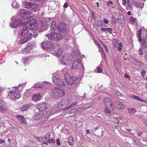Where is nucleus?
Returning <instances> with one entry per match:
<instances>
[{"mask_svg": "<svg viewBox=\"0 0 147 147\" xmlns=\"http://www.w3.org/2000/svg\"><path fill=\"white\" fill-rule=\"evenodd\" d=\"M47 104L45 102H42L39 103L36 106L39 111L40 113H44V116L45 117H48L50 115H53L57 112L58 109H54V107H47Z\"/></svg>", "mask_w": 147, "mask_h": 147, "instance_id": "1", "label": "nucleus"}, {"mask_svg": "<svg viewBox=\"0 0 147 147\" xmlns=\"http://www.w3.org/2000/svg\"><path fill=\"white\" fill-rule=\"evenodd\" d=\"M21 26L23 25L21 32V34L22 36L24 37L22 39H21L19 42V44L21 45L24 44L31 39L32 37V33L30 32L29 28L26 25V24H21Z\"/></svg>", "mask_w": 147, "mask_h": 147, "instance_id": "2", "label": "nucleus"}, {"mask_svg": "<svg viewBox=\"0 0 147 147\" xmlns=\"http://www.w3.org/2000/svg\"><path fill=\"white\" fill-rule=\"evenodd\" d=\"M22 88V84H20L18 87L11 88L10 92L8 93V98L12 100H15L18 99L21 96V94L19 92Z\"/></svg>", "mask_w": 147, "mask_h": 147, "instance_id": "3", "label": "nucleus"}, {"mask_svg": "<svg viewBox=\"0 0 147 147\" xmlns=\"http://www.w3.org/2000/svg\"><path fill=\"white\" fill-rule=\"evenodd\" d=\"M51 93L52 95L56 98L62 97L65 94L64 89L60 86H56L53 88L51 90Z\"/></svg>", "mask_w": 147, "mask_h": 147, "instance_id": "4", "label": "nucleus"}, {"mask_svg": "<svg viewBox=\"0 0 147 147\" xmlns=\"http://www.w3.org/2000/svg\"><path fill=\"white\" fill-rule=\"evenodd\" d=\"M20 17L24 18V20H22L21 24H27L30 18L32 16L31 15L32 13L31 12L26 11L24 9H22L19 11Z\"/></svg>", "mask_w": 147, "mask_h": 147, "instance_id": "5", "label": "nucleus"}, {"mask_svg": "<svg viewBox=\"0 0 147 147\" xmlns=\"http://www.w3.org/2000/svg\"><path fill=\"white\" fill-rule=\"evenodd\" d=\"M53 83L62 86H65V84L63 81L62 78L60 77L59 74H53Z\"/></svg>", "mask_w": 147, "mask_h": 147, "instance_id": "6", "label": "nucleus"}, {"mask_svg": "<svg viewBox=\"0 0 147 147\" xmlns=\"http://www.w3.org/2000/svg\"><path fill=\"white\" fill-rule=\"evenodd\" d=\"M69 103V100L67 99H63L61 100L60 102H58L57 104H56L54 106V109H58V111L59 109H61L60 108V106H64L65 107V109L67 107V106L68 105Z\"/></svg>", "mask_w": 147, "mask_h": 147, "instance_id": "7", "label": "nucleus"}, {"mask_svg": "<svg viewBox=\"0 0 147 147\" xmlns=\"http://www.w3.org/2000/svg\"><path fill=\"white\" fill-rule=\"evenodd\" d=\"M65 79L66 83L69 85L74 84L77 80V78L76 77L70 76L67 73L65 74Z\"/></svg>", "mask_w": 147, "mask_h": 147, "instance_id": "8", "label": "nucleus"}, {"mask_svg": "<svg viewBox=\"0 0 147 147\" xmlns=\"http://www.w3.org/2000/svg\"><path fill=\"white\" fill-rule=\"evenodd\" d=\"M25 7L26 8L32 9L34 12H36L40 9L38 5L30 2H26L25 5Z\"/></svg>", "mask_w": 147, "mask_h": 147, "instance_id": "9", "label": "nucleus"}, {"mask_svg": "<svg viewBox=\"0 0 147 147\" xmlns=\"http://www.w3.org/2000/svg\"><path fill=\"white\" fill-rule=\"evenodd\" d=\"M72 67L74 69H80L83 70H84L83 65L81 63L79 59H78L73 62Z\"/></svg>", "mask_w": 147, "mask_h": 147, "instance_id": "10", "label": "nucleus"}, {"mask_svg": "<svg viewBox=\"0 0 147 147\" xmlns=\"http://www.w3.org/2000/svg\"><path fill=\"white\" fill-rule=\"evenodd\" d=\"M47 36L49 39H51L55 40H57L61 39L62 36L59 33H56L55 32H52L50 34H47Z\"/></svg>", "mask_w": 147, "mask_h": 147, "instance_id": "11", "label": "nucleus"}, {"mask_svg": "<svg viewBox=\"0 0 147 147\" xmlns=\"http://www.w3.org/2000/svg\"><path fill=\"white\" fill-rule=\"evenodd\" d=\"M21 22V20L16 19L13 17L11 18V22L9 25L11 28H18Z\"/></svg>", "mask_w": 147, "mask_h": 147, "instance_id": "12", "label": "nucleus"}, {"mask_svg": "<svg viewBox=\"0 0 147 147\" xmlns=\"http://www.w3.org/2000/svg\"><path fill=\"white\" fill-rule=\"evenodd\" d=\"M30 30H36L38 29L37 24L36 20L32 18L30 23Z\"/></svg>", "mask_w": 147, "mask_h": 147, "instance_id": "13", "label": "nucleus"}, {"mask_svg": "<svg viewBox=\"0 0 147 147\" xmlns=\"http://www.w3.org/2000/svg\"><path fill=\"white\" fill-rule=\"evenodd\" d=\"M104 103L105 106H111V109H113V106H114L111 100L108 97H105L104 99Z\"/></svg>", "mask_w": 147, "mask_h": 147, "instance_id": "14", "label": "nucleus"}, {"mask_svg": "<svg viewBox=\"0 0 147 147\" xmlns=\"http://www.w3.org/2000/svg\"><path fill=\"white\" fill-rule=\"evenodd\" d=\"M70 61V60L68 58L66 54L64 55L60 60V62L61 63L66 65L69 64Z\"/></svg>", "mask_w": 147, "mask_h": 147, "instance_id": "15", "label": "nucleus"}, {"mask_svg": "<svg viewBox=\"0 0 147 147\" xmlns=\"http://www.w3.org/2000/svg\"><path fill=\"white\" fill-rule=\"evenodd\" d=\"M41 98V96L39 94H34L32 96V100L35 102H38L40 100Z\"/></svg>", "mask_w": 147, "mask_h": 147, "instance_id": "16", "label": "nucleus"}, {"mask_svg": "<svg viewBox=\"0 0 147 147\" xmlns=\"http://www.w3.org/2000/svg\"><path fill=\"white\" fill-rule=\"evenodd\" d=\"M131 63L138 66H141L143 65V63L142 62L138 61L134 58H131L130 60Z\"/></svg>", "mask_w": 147, "mask_h": 147, "instance_id": "17", "label": "nucleus"}, {"mask_svg": "<svg viewBox=\"0 0 147 147\" xmlns=\"http://www.w3.org/2000/svg\"><path fill=\"white\" fill-rule=\"evenodd\" d=\"M49 42L44 41L41 44V47L43 49L49 48L50 47Z\"/></svg>", "mask_w": 147, "mask_h": 147, "instance_id": "18", "label": "nucleus"}, {"mask_svg": "<svg viewBox=\"0 0 147 147\" xmlns=\"http://www.w3.org/2000/svg\"><path fill=\"white\" fill-rule=\"evenodd\" d=\"M63 52L61 48H59L57 49L55 53H53L54 55L57 57L60 56L63 53Z\"/></svg>", "mask_w": 147, "mask_h": 147, "instance_id": "19", "label": "nucleus"}, {"mask_svg": "<svg viewBox=\"0 0 147 147\" xmlns=\"http://www.w3.org/2000/svg\"><path fill=\"white\" fill-rule=\"evenodd\" d=\"M57 28L58 31L59 32H61L66 30L65 26L64 25H63L61 24H59Z\"/></svg>", "mask_w": 147, "mask_h": 147, "instance_id": "20", "label": "nucleus"}, {"mask_svg": "<svg viewBox=\"0 0 147 147\" xmlns=\"http://www.w3.org/2000/svg\"><path fill=\"white\" fill-rule=\"evenodd\" d=\"M44 113L42 112L40 113V112L39 111V113H36L35 114V116L34 117V119L37 120H38L42 118V116H44Z\"/></svg>", "mask_w": 147, "mask_h": 147, "instance_id": "21", "label": "nucleus"}, {"mask_svg": "<svg viewBox=\"0 0 147 147\" xmlns=\"http://www.w3.org/2000/svg\"><path fill=\"white\" fill-rule=\"evenodd\" d=\"M109 106H105V107L104 109V111L105 112L107 113V114H110L111 111H113L115 109V106H113V109H111V106H110V109H109Z\"/></svg>", "mask_w": 147, "mask_h": 147, "instance_id": "22", "label": "nucleus"}, {"mask_svg": "<svg viewBox=\"0 0 147 147\" xmlns=\"http://www.w3.org/2000/svg\"><path fill=\"white\" fill-rule=\"evenodd\" d=\"M32 106L33 105L31 103L25 105L21 108V110L22 111H25Z\"/></svg>", "mask_w": 147, "mask_h": 147, "instance_id": "23", "label": "nucleus"}, {"mask_svg": "<svg viewBox=\"0 0 147 147\" xmlns=\"http://www.w3.org/2000/svg\"><path fill=\"white\" fill-rule=\"evenodd\" d=\"M32 51V50L29 46H27L26 48L24 49L23 51L22 52L24 54V53H31Z\"/></svg>", "mask_w": 147, "mask_h": 147, "instance_id": "24", "label": "nucleus"}, {"mask_svg": "<svg viewBox=\"0 0 147 147\" xmlns=\"http://www.w3.org/2000/svg\"><path fill=\"white\" fill-rule=\"evenodd\" d=\"M50 137V135L48 133L46 134L45 135L44 137L42 138V141L44 144L45 142H47V140L49 139Z\"/></svg>", "mask_w": 147, "mask_h": 147, "instance_id": "25", "label": "nucleus"}, {"mask_svg": "<svg viewBox=\"0 0 147 147\" xmlns=\"http://www.w3.org/2000/svg\"><path fill=\"white\" fill-rule=\"evenodd\" d=\"M31 60V57H28L23 58V61L24 64H26L27 62H29Z\"/></svg>", "mask_w": 147, "mask_h": 147, "instance_id": "26", "label": "nucleus"}, {"mask_svg": "<svg viewBox=\"0 0 147 147\" xmlns=\"http://www.w3.org/2000/svg\"><path fill=\"white\" fill-rule=\"evenodd\" d=\"M117 107L119 109H123L125 108V106L121 102H118L117 103Z\"/></svg>", "mask_w": 147, "mask_h": 147, "instance_id": "27", "label": "nucleus"}, {"mask_svg": "<svg viewBox=\"0 0 147 147\" xmlns=\"http://www.w3.org/2000/svg\"><path fill=\"white\" fill-rule=\"evenodd\" d=\"M46 83V82H44L41 84H40L39 83L36 84L34 85V88H42Z\"/></svg>", "mask_w": 147, "mask_h": 147, "instance_id": "28", "label": "nucleus"}, {"mask_svg": "<svg viewBox=\"0 0 147 147\" xmlns=\"http://www.w3.org/2000/svg\"><path fill=\"white\" fill-rule=\"evenodd\" d=\"M118 41V40L116 39H113V40L112 43L113 45V47L114 49L117 47V46L119 44Z\"/></svg>", "mask_w": 147, "mask_h": 147, "instance_id": "29", "label": "nucleus"}, {"mask_svg": "<svg viewBox=\"0 0 147 147\" xmlns=\"http://www.w3.org/2000/svg\"><path fill=\"white\" fill-rule=\"evenodd\" d=\"M37 29L32 30V36H33L34 38H35L37 37L38 35V31L37 30Z\"/></svg>", "mask_w": 147, "mask_h": 147, "instance_id": "30", "label": "nucleus"}, {"mask_svg": "<svg viewBox=\"0 0 147 147\" xmlns=\"http://www.w3.org/2000/svg\"><path fill=\"white\" fill-rule=\"evenodd\" d=\"M78 104L77 102H73L72 104L70 105L69 106H67L65 109H63V110H67L70 109V108Z\"/></svg>", "mask_w": 147, "mask_h": 147, "instance_id": "31", "label": "nucleus"}, {"mask_svg": "<svg viewBox=\"0 0 147 147\" xmlns=\"http://www.w3.org/2000/svg\"><path fill=\"white\" fill-rule=\"evenodd\" d=\"M128 110L130 114H133L136 112V110L134 108H128Z\"/></svg>", "mask_w": 147, "mask_h": 147, "instance_id": "32", "label": "nucleus"}, {"mask_svg": "<svg viewBox=\"0 0 147 147\" xmlns=\"http://www.w3.org/2000/svg\"><path fill=\"white\" fill-rule=\"evenodd\" d=\"M101 29L104 31H107L109 32L110 33H111L112 32V29L111 28H101Z\"/></svg>", "mask_w": 147, "mask_h": 147, "instance_id": "33", "label": "nucleus"}, {"mask_svg": "<svg viewBox=\"0 0 147 147\" xmlns=\"http://www.w3.org/2000/svg\"><path fill=\"white\" fill-rule=\"evenodd\" d=\"M95 24L97 26H99L103 25L102 21L100 20L96 21L95 22Z\"/></svg>", "mask_w": 147, "mask_h": 147, "instance_id": "34", "label": "nucleus"}, {"mask_svg": "<svg viewBox=\"0 0 147 147\" xmlns=\"http://www.w3.org/2000/svg\"><path fill=\"white\" fill-rule=\"evenodd\" d=\"M135 6L138 7L142 8L144 7V3H136L135 4Z\"/></svg>", "mask_w": 147, "mask_h": 147, "instance_id": "35", "label": "nucleus"}, {"mask_svg": "<svg viewBox=\"0 0 147 147\" xmlns=\"http://www.w3.org/2000/svg\"><path fill=\"white\" fill-rule=\"evenodd\" d=\"M55 142V140L53 139H49L47 142H45L44 144L47 145L49 143H54Z\"/></svg>", "mask_w": 147, "mask_h": 147, "instance_id": "36", "label": "nucleus"}, {"mask_svg": "<svg viewBox=\"0 0 147 147\" xmlns=\"http://www.w3.org/2000/svg\"><path fill=\"white\" fill-rule=\"evenodd\" d=\"M140 42H141L142 44L144 47H147V42L145 41L144 39H142V41Z\"/></svg>", "mask_w": 147, "mask_h": 147, "instance_id": "37", "label": "nucleus"}, {"mask_svg": "<svg viewBox=\"0 0 147 147\" xmlns=\"http://www.w3.org/2000/svg\"><path fill=\"white\" fill-rule=\"evenodd\" d=\"M141 30H139L138 32V38L139 40V42L142 41V39L141 38Z\"/></svg>", "mask_w": 147, "mask_h": 147, "instance_id": "38", "label": "nucleus"}, {"mask_svg": "<svg viewBox=\"0 0 147 147\" xmlns=\"http://www.w3.org/2000/svg\"><path fill=\"white\" fill-rule=\"evenodd\" d=\"M118 46L117 47L118 51H121L123 47V45L121 42H120L118 45Z\"/></svg>", "mask_w": 147, "mask_h": 147, "instance_id": "39", "label": "nucleus"}, {"mask_svg": "<svg viewBox=\"0 0 147 147\" xmlns=\"http://www.w3.org/2000/svg\"><path fill=\"white\" fill-rule=\"evenodd\" d=\"M69 145H71L72 144V143L74 141L73 138L71 136H69Z\"/></svg>", "mask_w": 147, "mask_h": 147, "instance_id": "40", "label": "nucleus"}, {"mask_svg": "<svg viewBox=\"0 0 147 147\" xmlns=\"http://www.w3.org/2000/svg\"><path fill=\"white\" fill-rule=\"evenodd\" d=\"M30 95V92L28 90H26V92L24 94V96L26 97H28Z\"/></svg>", "mask_w": 147, "mask_h": 147, "instance_id": "41", "label": "nucleus"}, {"mask_svg": "<svg viewBox=\"0 0 147 147\" xmlns=\"http://www.w3.org/2000/svg\"><path fill=\"white\" fill-rule=\"evenodd\" d=\"M11 5L13 7H17L18 5V4L16 1H13Z\"/></svg>", "mask_w": 147, "mask_h": 147, "instance_id": "42", "label": "nucleus"}, {"mask_svg": "<svg viewBox=\"0 0 147 147\" xmlns=\"http://www.w3.org/2000/svg\"><path fill=\"white\" fill-rule=\"evenodd\" d=\"M79 55V51H77L76 53L74 51L72 54V56L74 57H77Z\"/></svg>", "mask_w": 147, "mask_h": 147, "instance_id": "43", "label": "nucleus"}, {"mask_svg": "<svg viewBox=\"0 0 147 147\" xmlns=\"http://www.w3.org/2000/svg\"><path fill=\"white\" fill-rule=\"evenodd\" d=\"M56 25V22L54 21H53L51 23V28H54V27Z\"/></svg>", "mask_w": 147, "mask_h": 147, "instance_id": "44", "label": "nucleus"}, {"mask_svg": "<svg viewBox=\"0 0 147 147\" xmlns=\"http://www.w3.org/2000/svg\"><path fill=\"white\" fill-rule=\"evenodd\" d=\"M16 116L17 118L20 120V121L22 119H23L24 118L23 116L20 115H17Z\"/></svg>", "mask_w": 147, "mask_h": 147, "instance_id": "45", "label": "nucleus"}, {"mask_svg": "<svg viewBox=\"0 0 147 147\" xmlns=\"http://www.w3.org/2000/svg\"><path fill=\"white\" fill-rule=\"evenodd\" d=\"M16 116L17 118L20 120V121L22 119H23L24 118L23 116L20 115H17Z\"/></svg>", "mask_w": 147, "mask_h": 147, "instance_id": "46", "label": "nucleus"}, {"mask_svg": "<svg viewBox=\"0 0 147 147\" xmlns=\"http://www.w3.org/2000/svg\"><path fill=\"white\" fill-rule=\"evenodd\" d=\"M130 20L131 22L134 23L136 21V19L134 17H131L130 19Z\"/></svg>", "mask_w": 147, "mask_h": 147, "instance_id": "47", "label": "nucleus"}, {"mask_svg": "<svg viewBox=\"0 0 147 147\" xmlns=\"http://www.w3.org/2000/svg\"><path fill=\"white\" fill-rule=\"evenodd\" d=\"M100 50L101 51V55H102V57L103 56H104V57H105V53H104V52L103 51V49H102V48H100Z\"/></svg>", "mask_w": 147, "mask_h": 147, "instance_id": "48", "label": "nucleus"}, {"mask_svg": "<svg viewBox=\"0 0 147 147\" xmlns=\"http://www.w3.org/2000/svg\"><path fill=\"white\" fill-rule=\"evenodd\" d=\"M97 72L98 73H101L102 71V68L99 67H97Z\"/></svg>", "mask_w": 147, "mask_h": 147, "instance_id": "49", "label": "nucleus"}, {"mask_svg": "<svg viewBox=\"0 0 147 147\" xmlns=\"http://www.w3.org/2000/svg\"><path fill=\"white\" fill-rule=\"evenodd\" d=\"M139 53L140 55H142L143 54L142 47H141L139 49Z\"/></svg>", "mask_w": 147, "mask_h": 147, "instance_id": "50", "label": "nucleus"}, {"mask_svg": "<svg viewBox=\"0 0 147 147\" xmlns=\"http://www.w3.org/2000/svg\"><path fill=\"white\" fill-rule=\"evenodd\" d=\"M127 7H128L130 9H132V6L131 5V4L129 3V0H128L127 1Z\"/></svg>", "mask_w": 147, "mask_h": 147, "instance_id": "51", "label": "nucleus"}, {"mask_svg": "<svg viewBox=\"0 0 147 147\" xmlns=\"http://www.w3.org/2000/svg\"><path fill=\"white\" fill-rule=\"evenodd\" d=\"M77 111L78 110L76 109H74L71 110L70 112V113H76Z\"/></svg>", "mask_w": 147, "mask_h": 147, "instance_id": "52", "label": "nucleus"}, {"mask_svg": "<svg viewBox=\"0 0 147 147\" xmlns=\"http://www.w3.org/2000/svg\"><path fill=\"white\" fill-rule=\"evenodd\" d=\"M116 94L119 96H122V94L121 93L119 92L118 91H116L115 92Z\"/></svg>", "mask_w": 147, "mask_h": 147, "instance_id": "53", "label": "nucleus"}, {"mask_svg": "<svg viewBox=\"0 0 147 147\" xmlns=\"http://www.w3.org/2000/svg\"><path fill=\"white\" fill-rule=\"evenodd\" d=\"M23 119H22L20 121V123L22 124H26V119L24 118Z\"/></svg>", "mask_w": 147, "mask_h": 147, "instance_id": "54", "label": "nucleus"}, {"mask_svg": "<svg viewBox=\"0 0 147 147\" xmlns=\"http://www.w3.org/2000/svg\"><path fill=\"white\" fill-rule=\"evenodd\" d=\"M133 98H134V99L137 100L138 101H139V100L140 99V98L136 96L135 95H134L132 96Z\"/></svg>", "mask_w": 147, "mask_h": 147, "instance_id": "55", "label": "nucleus"}, {"mask_svg": "<svg viewBox=\"0 0 147 147\" xmlns=\"http://www.w3.org/2000/svg\"><path fill=\"white\" fill-rule=\"evenodd\" d=\"M146 71L145 70H142L141 72V73L142 74V75L143 76H144L145 74L146 73Z\"/></svg>", "mask_w": 147, "mask_h": 147, "instance_id": "56", "label": "nucleus"}, {"mask_svg": "<svg viewBox=\"0 0 147 147\" xmlns=\"http://www.w3.org/2000/svg\"><path fill=\"white\" fill-rule=\"evenodd\" d=\"M103 20L104 21V22L106 24H107L108 23V21L105 18H104L103 19Z\"/></svg>", "mask_w": 147, "mask_h": 147, "instance_id": "57", "label": "nucleus"}, {"mask_svg": "<svg viewBox=\"0 0 147 147\" xmlns=\"http://www.w3.org/2000/svg\"><path fill=\"white\" fill-rule=\"evenodd\" d=\"M36 140L37 141L40 142L41 140H42V138L41 137H38L36 138Z\"/></svg>", "mask_w": 147, "mask_h": 147, "instance_id": "58", "label": "nucleus"}, {"mask_svg": "<svg viewBox=\"0 0 147 147\" xmlns=\"http://www.w3.org/2000/svg\"><path fill=\"white\" fill-rule=\"evenodd\" d=\"M3 88H0V96L2 94V92L3 90Z\"/></svg>", "mask_w": 147, "mask_h": 147, "instance_id": "59", "label": "nucleus"}, {"mask_svg": "<svg viewBox=\"0 0 147 147\" xmlns=\"http://www.w3.org/2000/svg\"><path fill=\"white\" fill-rule=\"evenodd\" d=\"M57 144L58 145H60V142L59 139L58 138L56 140Z\"/></svg>", "mask_w": 147, "mask_h": 147, "instance_id": "60", "label": "nucleus"}, {"mask_svg": "<svg viewBox=\"0 0 147 147\" xmlns=\"http://www.w3.org/2000/svg\"><path fill=\"white\" fill-rule=\"evenodd\" d=\"M122 3L123 5H125L126 4V0H122Z\"/></svg>", "mask_w": 147, "mask_h": 147, "instance_id": "61", "label": "nucleus"}, {"mask_svg": "<svg viewBox=\"0 0 147 147\" xmlns=\"http://www.w3.org/2000/svg\"><path fill=\"white\" fill-rule=\"evenodd\" d=\"M142 134V131H140L137 133V135L138 136H140Z\"/></svg>", "mask_w": 147, "mask_h": 147, "instance_id": "62", "label": "nucleus"}, {"mask_svg": "<svg viewBox=\"0 0 147 147\" xmlns=\"http://www.w3.org/2000/svg\"><path fill=\"white\" fill-rule=\"evenodd\" d=\"M68 6L67 3H65L64 5L63 6L65 8H67Z\"/></svg>", "mask_w": 147, "mask_h": 147, "instance_id": "63", "label": "nucleus"}, {"mask_svg": "<svg viewBox=\"0 0 147 147\" xmlns=\"http://www.w3.org/2000/svg\"><path fill=\"white\" fill-rule=\"evenodd\" d=\"M104 47L105 48V51L106 52L108 51V49L107 48V46L106 45H104Z\"/></svg>", "mask_w": 147, "mask_h": 147, "instance_id": "64", "label": "nucleus"}]
</instances>
